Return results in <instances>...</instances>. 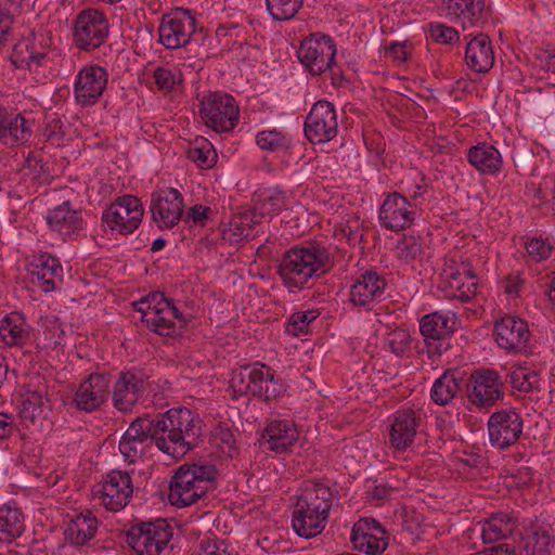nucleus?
<instances>
[{"mask_svg":"<svg viewBox=\"0 0 555 555\" xmlns=\"http://www.w3.org/2000/svg\"><path fill=\"white\" fill-rule=\"evenodd\" d=\"M339 502L337 490L309 481L301 489L292 514V527L301 538L311 539L326 527L331 509Z\"/></svg>","mask_w":555,"mask_h":555,"instance_id":"nucleus-1","label":"nucleus"},{"mask_svg":"<svg viewBox=\"0 0 555 555\" xmlns=\"http://www.w3.org/2000/svg\"><path fill=\"white\" fill-rule=\"evenodd\" d=\"M334 266L327 249L320 245L293 247L285 251L278 266V273L291 291L302 289L310 280L327 273Z\"/></svg>","mask_w":555,"mask_h":555,"instance_id":"nucleus-2","label":"nucleus"},{"mask_svg":"<svg viewBox=\"0 0 555 555\" xmlns=\"http://www.w3.org/2000/svg\"><path fill=\"white\" fill-rule=\"evenodd\" d=\"M217 469L211 464L191 463L178 468L170 480L168 499L171 505L186 507L215 489Z\"/></svg>","mask_w":555,"mask_h":555,"instance_id":"nucleus-3","label":"nucleus"},{"mask_svg":"<svg viewBox=\"0 0 555 555\" xmlns=\"http://www.w3.org/2000/svg\"><path fill=\"white\" fill-rule=\"evenodd\" d=\"M133 307L141 313V322L159 336L176 337L189 323L188 317L160 292L134 301Z\"/></svg>","mask_w":555,"mask_h":555,"instance_id":"nucleus-4","label":"nucleus"},{"mask_svg":"<svg viewBox=\"0 0 555 555\" xmlns=\"http://www.w3.org/2000/svg\"><path fill=\"white\" fill-rule=\"evenodd\" d=\"M207 31L197 27L190 10L177 8L162 16L158 26V41L169 50L184 48L190 43L204 44Z\"/></svg>","mask_w":555,"mask_h":555,"instance_id":"nucleus-5","label":"nucleus"},{"mask_svg":"<svg viewBox=\"0 0 555 555\" xmlns=\"http://www.w3.org/2000/svg\"><path fill=\"white\" fill-rule=\"evenodd\" d=\"M204 124L217 133L232 131L238 124L240 108L235 99L224 92H209L199 104Z\"/></svg>","mask_w":555,"mask_h":555,"instance_id":"nucleus-6","label":"nucleus"},{"mask_svg":"<svg viewBox=\"0 0 555 555\" xmlns=\"http://www.w3.org/2000/svg\"><path fill=\"white\" fill-rule=\"evenodd\" d=\"M503 382L492 369L474 371L465 383V392L470 408L489 410L503 399Z\"/></svg>","mask_w":555,"mask_h":555,"instance_id":"nucleus-7","label":"nucleus"},{"mask_svg":"<svg viewBox=\"0 0 555 555\" xmlns=\"http://www.w3.org/2000/svg\"><path fill=\"white\" fill-rule=\"evenodd\" d=\"M172 537L165 519L140 522L131 526L126 533V543L137 555H159Z\"/></svg>","mask_w":555,"mask_h":555,"instance_id":"nucleus-8","label":"nucleus"},{"mask_svg":"<svg viewBox=\"0 0 555 555\" xmlns=\"http://www.w3.org/2000/svg\"><path fill=\"white\" fill-rule=\"evenodd\" d=\"M336 44L323 34H313L300 43L297 56L311 75H321L335 65Z\"/></svg>","mask_w":555,"mask_h":555,"instance_id":"nucleus-9","label":"nucleus"},{"mask_svg":"<svg viewBox=\"0 0 555 555\" xmlns=\"http://www.w3.org/2000/svg\"><path fill=\"white\" fill-rule=\"evenodd\" d=\"M108 29V22L103 12L95 9L83 10L75 21V44L83 51L94 50L105 42Z\"/></svg>","mask_w":555,"mask_h":555,"instance_id":"nucleus-10","label":"nucleus"},{"mask_svg":"<svg viewBox=\"0 0 555 555\" xmlns=\"http://www.w3.org/2000/svg\"><path fill=\"white\" fill-rule=\"evenodd\" d=\"M388 282L376 270H365L350 285L349 302L360 311H371L386 298Z\"/></svg>","mask_w":555,"mask_h":555,"instance_id":"nucleus-11","label":"nucleus"},{"mask_svg":"<svg viewBox=\"0 0 555 555\" xmlns=\"http://www.w3.org/2000/svg\"><path fill=\"white\" fill-rule=\"evenodd\" d=\"M143 212V206L137 196L124 195L104 210L102 221L111 230L120 234H130L140 225Z\"/></svg>","mask_w":555,"mask_h":555,"instance_id":"nucleus-12","label":"nucleus"},{"mask_svg":"<svg viewBox=\"0 0 555 555\" xmlns=\"http://www.w3.org/2000/svg\"><path fill=\"white\" fill-rule=\"evenodd\" d=\"M487 426L491 446L504 450L518 441L524 422L518 412L506 409L492 413Z\"/></svg>","mask_w":555,"mask_h":555,"instance_id":"nucleus-13","label":"nucleus"},{"mask_svg":"<svg viewBox=\"0 0 555 555\" xmlns=\"http://www.w3.org/2000/svg\"><path fill=\"white\" fill-rule=\"evenodd\" d=\"M39 39L35 34L16 42L10 54V61L16 68L27 69L29 73L40 74L48 67L51 59L48 55L50 46Z\"/></svg>","mask_w":555,"mask_h":555,"instance_id":"nucleus-14","label":"nucleus"},{"mask_svg":"<svg viewBox=\"0 0 555 555\" xmlns=\"http://www.w3.org/2000/svg\"><path fill=\"white\" fill-rule=\"evenodd\" d=\"M108 82L107 70L100 65H85L76 75L74 98L82 107L99 102Z\"/></svg>","mask_w":555,"mask_h":555,"instance_id":"nucleus-15","label":"nucleus"},{"mask_svg":"<svg viewBox=\"0 0 555 555\" xmlns=\"http://www.w3.org/2000/svg\"><path fill=\"white\" fill-rule=\"evenodd\" d=\"M149 376L135 369L118 374L113 387V404L121 412L130 411L147 389Z\"/></svg>","mask_w":555,"mask_h":555,"instance_id":"nucleus-16","label":"nucleus"},{"mask_svg":"<svg viewBox=\"0 0 555 555\" xmlns=\"http://www.w3.org/2000/svg\"><path fill=\"white\" fill-rule=\"evenodd\" d=\"M183 208L182 194L173 188L162 189L152 194V218L162 230L177 225L183 215Z\"/></svg>","mask_w":555,"mask_h":555,"instance_id":"nucleus-17","label":"nucleus"},{"mask_svg":"<svg viewBox=\"0 0 555 555\" xmlns=\"http://www.w3.org/2000/svg\"><path fill=\"white\" fill-rule=\"evenodd\" d=\"M143 421L152 444L159 451L176 460L185 455L176 429L172 428L171 418L168 417V411L155 417H143Z\"/></svg>","mask_w":555,"mask_h":555,"instance_id":"nucleus-18","label":"nucleus"},{"mask_svg":"<svg viewBox=\"0 0 555 555\" xmlns=\"http://www.w3.org/2000/svg\"><path fill=\"white\" fill-rule=\"evenodd\" d=\"M108 375L92 373L83 379L76 390L73 405L82 412L91 413L99 410L111 393Z\"/></svg>","mask_w":555,"mask_h":555,"instance_id":"nucleus-19","label":"nucleus"},{"mask_svg":"<svg viewBox=\"0 0 555 555\" xmlns=\"http://www.w3.org/2000/svg\"><path fill=\"white\" fill-rule=\"evenodd\" d=\"M388 441L396 452H404L414 442L420 426V415L412 409L395 412L389 418Z\"/></svg>","mask_w":555,"mask_h":555,"instance_id":"nucleus-20","label":"nucleus"},{"mask_svg":"<svg viewBox=\"0 0 555 555\" xmlns=\"http://www.w3.org/2000/svg\"><path fill=\"white\" fill-rule=\"evenodd\" d=\"M493 335L498 345L509 352L525 351L531 336L527 322L514 315L496 321Z\"/></svg>","mask_w":555,"mask_h":555,"instance_id":"nucleus-21","label":"nucleus"},{"mask_svg":"<svg viewBox=\"0 0 555 555\" xmlns=\"http://www.w3.org/2000/svg\"><path fill=\"white\" fill-rule=\"evenodd\" d=\"M132 492L131 477L127 472L121 470H113L107 474L98 491L102 504L112 512L122 509L128 504Z\"/></svg>","mask_w":555,"mask_h":555,"instance_id":"nucleus-22","label":"nucleus"},{"mask_svg":"<svg viewBox=\"0 0 555 555\" xmlns=\"http://www.w3.org/2000/svg\"><path fill=\"white\" fill-rule=\"evenodd\" d=\"M27 270L33 285L44 293L55 291L63 282L60 261L48 253L34 255Z\"/></svg>","mask_w":555,"mask_h":555,"instance_id":"nucleus-23","label":"nucleus"},{"mask_svg":"<svg viewBox=\"0 0 555 555\" xmlns=\"http://www.w3.org/2000/svg\"><path fill=\"white\" fill-rule=\"evenodd\" d=\"M416 204H412L398 192L389 194L379 211V219L385 228L391 231H401L409 228L415 220Z\"/></svg>","mask_w":555,"mask_h":555,"instance_id":"nucleus-24","label":"nucleus"},{"mask_svg":"<svg viewBox=\"0 0 555 555\" xmlns=\"http://www.w3.org/2000/svg\"><path fill=\"white\" fill-rule=\"evenodd\" d=\"M350 540L354 548L367 555L380 554L388 545L386 530L373 518L360 519L356 522Z\"/></svg>","mask_w":555,"mask_h":555,"instance_id":"nucleus-25","label":"nucleus"},{"mask_svg":"<svg viewBox=\"0 0 555 555\" xmlns=\"http://www.w3.org/2000/svg\"><path fill=\"white\" fill-rule=\"evenodd\" d=\"M168 417L171 418L172 428L176 429L185 454L196 448L203 436V421L199 415L188 408H176L168 410Z\"/></svg>","mask_w":555,"mask_h":555,"instance_id":"nucleus-26","label":"nucleus"},{"mask_svg":"<svg viewBox=\"0 0 555 555\" xmlns=\"http://www.w3.org/2000/svg\"><path fill=\"white\" fill-rule=\"evenodd\" d=\"M337 115L334 105L327 101H318L310 109L304 126L306 139L337 135Z\"/></svg>","mask_w":555,"mask_h":555,"instance_id":"nucleus-27","label":"nucleus"},{"mask_svg":"<svg viewBox=\"0 0 555 555\" xmlns=\"http://www.w3.org/2000/svg\"><path fill=\"white\" fill-rule=\"evenodd\" d=\"M516 543L505 542L506 555H550L552 538L547 530L541 527L526 528L517 533Z\"/></svg>","mask_w":555,"mask_h":555,"instance_id":"nucleus-28","label":"nucleus"},{"mask_svg":"<svg viewBox=\"0 0 555 555\" xmlns=\"http://www.w3.org/2000/svg\"><path fill=\"white\" fill-rule=\"evenodd\" d=\"M519 521L511 513L500 512L491 515L481 528L483 543H496L500 541L516 543L517 533H520Z\"/></svg>","mask_w":555,"mask_h":555,"instance_id":"nucleus-29","label":"nucleus"},{"mask_svg":"<svg viewBox=\"0 0 555 555\" xmlns=\"http://www.w3.org/2000/svg\"><path fill=\"white\" fill-rule=\"evenodd\" d=\"M151 446L152 441L150 434L146 433L143 417H137L122 435L119 441V451L125 461L131 464L141 460Z\"/></svg>","mask_w":555,"mask_h":555,"instance_id":"nucleus-30","label":"nucleus"},{"mask_svg":"<svg viewBox=\"0 0 555 555\" xmlns=\"http://www.w3.org/2000/svg\"><path fill=\"white\" fill-rule=\"evenodd\" d=\"M492 41L488 35L479 34L469 39L465 48V63L475 73H488L494 64Z\"/></svg>","mask_w":555,"mask_h":555,"instance_id":"nucleus-31","label":"nucleus"},{"mask_svg":"<svg viewBox=\"0 0 555 555\" xmlns=\"http://www.w3.org/2000/svg\"><path fill=\"white\" fill-rule=\"evenodd\" d=\"M457 325L456 315L452 311H435L425 314L420 321V331L425 340L440 341L451 336Z\"/></svg>","mask_w":555,"mask_h":555,"instance_id":"nucleus-32","label":"nucleus"},{"mask_svg":"<svg viewBox=\"0 0 555 555\" xmlns=\"http://www.w3.org/2000/svg\"><path fill=\"white\" fill-rule=\"evenodd\" d=\"M446 16L465 27L475 26L486 17V0H442Z\"/></svg>","mask_w":555,"mask_h":555,"instance_id":"nucleus-33","label":"nucleus"},{"mask_svg":"<svg viewBox=\"0 0 555 555\" xmlns=\"http://www.w3.org/2000/svg\"><path fill=\"white\" fill-rule=\"evenodd\" d=\"M51 410V403L48 399V387L44 384L38 385L35 389H28L22 400L18 411L22 422L28 426L36 421L44 418Z\"/></svg>","mask_w":555,"mask_h":555,"instance_id":"nucleus-34","label":"nucleus"},{"mask_svg":"<svg viewBox=\"0 0 555 555\" xmlns=\"http://www.w3.org/2000/svg\"><path fill=\"white\" fill-rule=\"evenodd\" d=\"M299 433L296 425L287 420H274L264 430L263 439L268 449L274 452H286L297 441Z\"/></svg>","mask_w":555,"mask_h":555,"instance_id":"nucleus-35","label":"nucleus"},{"mask_svg":"<svg viewBox=\"0 0 555 555\" xmlns=\"http://www.w3.org/2000/svg\"><path fill=\"white\" fill-rule=\"evenodd\" d=\"M49 228L61 235H70L83 228L80 211L73 209L69 202H64L47 214Z\"/></svg>","mask_w":555,"mask_h":555,"instance_id":"nucleus-36","label":"nucleus"},{"mask_svg":"<svg viewBox=\"0 0 555 555\" xmlns=\"http://www.w3.org/2000/svg\"><path fill=\"white\" fill-rule=\"evenodd\" d=\"M29 337L30 326L21 312L13 311L0 320V338L7 346H23Z\"/></svg>","mask_w":555,"mask_h":555,"instance_id":"nucleus-37","label":"nucleus"},{"mask_svg":"<svg viewBox=\"0 0 555 555\" xmlns=\"http://www.w3.org/2000/svg\"><path fill=\"white\" fill-rule=\"evenodd\" d=\"M98 519L91 511H85L72 518L65 529L66 540L74 545H85L94 538Z\"/></svg>","mask_w":555,"mask_h":555,"instance_id":"nucleus-38","label":"nucleus"},{"mask_svg":"<svg viewBox=\"0 0 555 555\" xmlns=\"http://www.w3.org/2000/svg\"><path fill=\"white\" fill-rule=\"evenodd\" d=\"M443 282L451 289L450 295L462 301H467L476 294L477 280L474 272L469 269L463 271L453 270L452 268L443 271Z\"/></svg>","mask_w":555,"mask_h":555,"instance_id":"nucleus-39","label":"nucleus"},{"mask_svg":"<svg viewBox=\"0 0 555 555\" xmlns=\"http://www.w3.org/2000/svg\"><path fill=\"white\" fill-rule=\"evenodd\" d=\"M468 160L482 173H495L501 166V154L487 141H481L468 151Z\"/></svg>","mask_w":555,"mask_h":555,"instance_id":"nucleus-40","label":"nucleus"},{"mask_svg":"<svg viewBox=\"0 0 555 555\" xmlns=\"http://www.w3.org/2000/svg\"><path fill=\"white\" fill-rule=\"evenodd\" d=\"M152 77L156 91L165 96L178 94L183 89V73L176 66L158 65L153 68Z\"/></svg>","mask_w":555,"mask_h":555,"instance_id":"nucleus-41","label":"nucleus"},{"mask_svg":"<svg viewBox=\"0 0 555 555\" xmlns=\"http://www.w3.org/2000/svg\"><path fill=\"white\" fill-rule=\"evenodd\" d=\"M463 378L457 377L454 372L447 371L437 378L431 387L430 397L439 405H447L462 389Z\"/></svg>","mask_w":555,"mask_h":555,"instance_id":"nucleus-42","label":"nucleus"},{"mask_svg":"<svg viewBox=\"0 0 555 555\" xmlns=\"http://www.w3.org/2000/svg\"><path fill=\"white\" fill-rule=\"evenodd\" d=\"M34 121L26 119L21 114H9L0 108V139H20L33 134Z\"/></svg>","mask_w":555,"mask_h":555,"instance_id":"nucleus-43","label":"nucleus"},{"mask_svg":"<svg viewBox=\"0 0 555 555\" xmlns=\"http://www.w3.org/2000/svg\"><path fill=\"white\" fill-rule=\"evenodd\" d=\"M24 528V516L17 507H0V541H13L23 533Z\"/></svg>","mask_w":555,"mask_h":555,"instance_id":"nucleus-44","label":"nucleus"},{"mask_svg":"<svg viewBox=\"0 0 555 555\" xmlns=\"http://www.w3.org/2000/svg\"><path fill=\"white\" fill-rule=\"evenodd\" d=\"M210 444L232 459L237 453L236 437L229 423L219 422L210 431Z\"/></svg>","mask_w":555,"mask_h":555,"instance_id":"nucleus-45","label":"nucleus"},{"mask_svg":"<svg viewBox=\"0 0 555 555\" xmlns=\"http://www.w3.org/2000/svg\"><path fill=\"white\" fill-rule=\"evenodd\" d=\"M186 157L201 169L211 168L218 159L211 141H190Z\"/></svg>","mask_w":555,"mask_h":555,"instance_id":"nucleus-46","label":"nucleus"},{"mask_svg":"<svg viewBox=\"0 0 555 555\" xmlns=\"http://www.w3.org/2000/svg\"><path fill=\"white\" fill-rule=\"evenodd\" d=\"M256 208L261 216H275L286 208L285 194L278 190H262L257 194Z\"/></svg>","mask_w":555,"mask_h":555,"instance_id":"nucleus-47","label":"nucleus"},{"mask_svg":"<svg viewBox=\"0 0 555 555\" xmlns=\"http://www.w3.org/2000/svg\"><path fill=\"white\" fill-rule=\"evenodd\" d=\"M267 10L274 21L293 20L302 8L304 0H266Z\"/></svg>","mask_w":555,"mask_h":555,"instance_id":"nucleus-48","label":"nucleus"},{"mask_svg":"<svg viewBox=\"0 0 555 555\" xmlns=\"http://www.w3.org/2000/svg\"><path fill=\"white\" fill-rule=\"evenodd\" d=\"M511 384L514 389L519 391L529 392L540 387V377L534 370L526 366L515 367L511 374Z\"/></svg>","mask_w":555,"mask_h":555,"instance_id":"nucleus-49","label":"nucleus"},{"mask_svg":"<svg viewBox=\"0 0 555 555\" xmlns=\"http://www.w3.org/2000/svg\"><path fill=\"white\" fill-rule=\"evenodd\" d=\"M254 373L255 364L244 365L232 371L230 386L236 395H253Z\"/></svg>","mask_w":555,"mask_h":555,"instance_id":"nucleus-50","label":"nucleus"},{"mask_svg":"<svg viewBox=\"0 0 555 555\" xmlns=\"http://www.w3.org/2000/svg\"><path fill=\"white\" fill-rule=\"evenodd\" d=\"M411 335L409 331L397 327L390 331L385 338V346L397 357H403L411 350Z\"/></svg>","mask_w":555,"mask_h":555,"instance_id":"nucleus-51","label":"nucleus"},{"mask_svg":"<svg viewBox=\"0 0 555 555\" xmlns=\"http://www.w3.org/2000/svg\"><path fill=\"white\" fill-rule=\"evenodd\" d=\"M525 246L529 258L535 262L548 259L554 253V246L547 237H528Z\"/></svg>","mask_w":555,"mask_h":555,"instance_id":"nucleus-52","label":"nucleus"},{"mask_svg":"<svg viewBox=\"0 0 555 555\" xmlns=\"http://www.w3.org/2000/svg\"><path fill=\"white\" fill-rule=\"evenodd\" d=\"M422 251V243L420 237L414 235H403L398 240L395 254L399 259H415Z\"/></svg>","mask_w":555,"mask_h":555,"instance_id":"nucleus-53","label":"nucleus"},{"mask_svg":"<svg viewBox=\"0 0 555 555\" xmlns=\"http://www.w3.org/2000/svg\"><path fill=\"white\" fill-rule=\"evenodd\" d=\"M319 317L315 310L295 312L287 323V332L296 336L308 333L309 325Z\"/></svg>","mask_w":555,"mask_h":555,"instance_id":"nucleus-54","label":"nucleus"},{"mask_svg":"<svg viewBox=\"0 0 555 555\" xmlns=\"http://www.w3.org/2000/svg\"><path fill=\"white\" fill-rule=\"evenodd\" d=\"M286 386L283 379L275 377V374L264 387H254L255 397L263 401H272L284 395Z\"/></svg>","mask_w":555,"mask_h":555,"instance_id":"nucleus-55","label":"nucleus"},{"mask_svg":"<svg viewBox=\"0 0 555 555\" xmlns=\"http://www.w3.org/2000/svg\"><path fill=\"white\" fill-rule=\"evenodd\" d=\"M429 35L433 40L442 44L453 43L460 39L459 31L444 24H431L429 27Z\"/></svg>","mask_w":555,"mask_h":555,"instance_id":"nucleus-56","label":"nucleus"},{"mask_svg":"<svg viewBox=\"0 0 555 555\" xmlns=\"http://www.w3.org/2000/svg\"><path fill=\"white\" fill-rule=\"evenodd\" d=\"M242 28L237 24L219 25L216 29L217 39L228 48H233L236 43L241 44L237 40Z\"/></svg>","mask_w":555,"mask_h":555,"instance_id":"nucleus-57","label":"nucleus"},{"mask_svg":"<svg viewBox=\"0 0 555 555\" xmlns=\"http://www.w3.org/2000/svg\"><path fill=\"white\" fill-rule=\"evenodd\" d=\"M274 371L261 363L255 364L254 387H264L274 375Z\"/></svg>","mask_w":555,"mask_h":555,"instance_id":"nucleus-58","label":"nucleus"},{"mask_svg":"<svg viewBox=\"0 0 555 555\" xmlns=\"http://www.w3.org/2000/svg\"><path fill=\"white\" fill-rule=\"evenodd\" d=\"M210 208L203 205H195L191 207L186 214L188 219H192L194 223L204 225L208 219Z\"/></svg>","mask_w":555,"mask_h":555,"instance_id":"nucleus-59","label":"nucleus"},{"mask_svg":"<svg viewBox=\"0 0 555 555\" xmlns=\"http://www.w3.org/2000/svg\"><path fill=\"white\" fill-rule=\"evenodd\" d=\"M196 555H228L224 547L215 541H203Z\"/></svg>","mask_w":555,"mask_h":555,"instance_id":"nucleus-60","label":"nucleus"},{"mask_svg":"<svg viewBox=\"0 0 555 555\" xmlns=\"http://www.w3.org/2000/svg\"><path fill=\"white\" fill-rule=\"evenodd\" d=\"M13 430V416L8 413L0 412V439L10 437Z\"/></svg>","mask_w":555,"mask_h":555,"instance_id":"nucleus-61","label":"nucleus"},{"mask_svg":"<svg viewBox=\"0 0 555 555\" xmlns=\"http://www.w3.org/2000/svg\"><path fill=\"white\" fill-rule=\"evenodd\" d=\"M387 53L398 62H404L408 59L406 44L392 42L387 49Z\"/></svg>","mask_w":555,"mask_h":555,"instance_id":"nucleus-62","label":"nucleus"},{"mask_svg":"<svg viewBox=\"0 0 555 555\" xmlns=\"http://www.w3.org/2000/svg\"><path fill=\"white\" fill-rule=\"evenodd\" d=\"M421 182H416L415 185L410 190V196L413 202L412 204H416L418 206V199L423 197V195L427 192V183L425 182V177L421 176Z\"/></svg>","mask_w":555,"mask_h":555,"instance_id":"nucleus-63","label":"nucleus"},{"mask_svg":"<svg viewBox=\"0 0 555 555\" xmlns=\"http://www.w3.org/2000/svg\"><path fill=\"white\" fill-rule=\"evenodd\" d=\"M230 232L231 234L229 235V240L231 242L242 241L249 235L248 231H246L244 228H241L235 222L231 223Z\"/></svg>","mask_w":555,"mask_h":555,"instance_id":"nucleus-64","label":"nucleus"}]
</instances>
